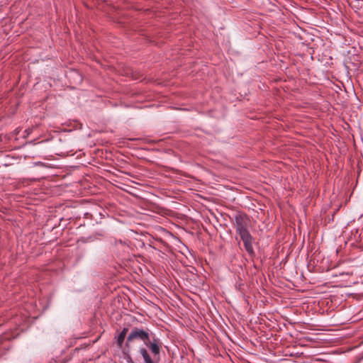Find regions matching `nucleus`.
Returning a JSON list of instances; mask_svg holds the SVG:
<instances>
[{
	"label": "nucleus",
	"instance_id": "obj_1",
	"mask_svg": "<svg viewBox=\"0 0 363 363\" xmlns=\"http://www.w3.org/2000/svg\"><path fill=\"white\" fill-rule=\"evenodd\" d=\"M136 340L142 341L144 345L149 348L150 350H152L154 353L158 352L157 344L159 342H161L153 333H150L148 329L143 330L134 328L127 337L126 347H130V343Z\"/></svg>",
	"mask_w": 363,
	"mask_h": 363
},
{
	"label": "nucleus",
	"instance_id": "obj_2",
	"mask_svg": "<svg viewBox=\"0 0 363 363\" xmlns=\"http://www.w3.org/2000/svg\"><path fill=\"white\" fill-rule=\"evenodd\" d=\"M249 224L250 219L245 213L238 212L235 215L233 225L239 235L249 233Z\"/></svg>",
	"mask_w": 363,
	"mask_h": 363
},
{
	"label": "nucleus",
	"instance_id": "obj_3",
	"mask_svg": "<svg viewBox=\"0 0 363 363\" xmlns=\"http://www.w3.org/2000/svg\"><path fill=\"white\" fill-rule=\"evenodd\" d=\"M158 352L154 353L152 350L149 352L145 346H140L138 349V353L143 359L144 363H158L160 361V354L162 347V342H158Z\"/></svg>",
	"mask_w": 363,
	"mask_h": 363
},
{
	"label": "nucleus",
	"instance_id": "obj_4",
	"mask_svg": "<svg viewBox=\"0 0 363 363\" xmlns=\"http://www.w3.org/2000/svg\"><path fill=\"white\" fill-rule=\"evenodd\" d=\"M241 240L243 242L244 247L247 253L252 256L255 255V251L252 247L253 238L250 235V232L240 235Z\"/></svg>",
	"mask_w": 363,
	"mask_h": 363
},
{
	"label": "nucleus",
	"instance_id": "obj_5",
	"mask_svg": "<svg viewBox=\"0 0 363 363\" xmlns=\"http://www.w3.org/2000/svg\"><path fill=\"white\" fill-rule=\"evenodd\" d=\"M128 329L127 328H124L121 332L116 337V343L119 347H122V345L125 338L126 334L128 333Z\"/></svg>",
	"mask_w": 363,
	"mask_h": 363
},
{
	"label": "nucleus",
	"instance_id": "obj_6",
	"mask_svg": "<svg viewBox=\"0 0 363 363\" xmlns=\"http://www.w3.org/2000/svg\"><path fill=\"white\" fill-rule=\"evenodd\" d=\"M123 354L124 355V359L126 360L128 363H133L132 357L130 354V347H126V345L123 350Z\"/></svg>",
	"mask_w": 363,
	"mask_h": 363
}]
</instances>
